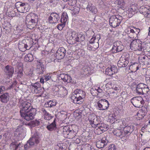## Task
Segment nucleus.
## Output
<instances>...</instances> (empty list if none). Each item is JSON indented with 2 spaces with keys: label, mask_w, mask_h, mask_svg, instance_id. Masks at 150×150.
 I'll use <instances>...</instances> for the list:
<instances>
[{
  "label": "nucleus",
  "mask_w": 150,
  "mask_h": 150,
  "mask_svg": "<svg viewBox=\"0 0 150 150\" xmlns=\"http://www.w3.org/2000/svg\"><path fill=\"white\" fill-rule=\"evenodd\" d=\"M68 19V16L67 13L65 12H63L62 16L61 19V22H63L65 23L67 21Z\"/></svg>",
  "instance_id": "obj_37"
},
{
  "label": "nucleus",
  "mask_w": 150,
  "mask_h": 150,
  "mask_svg": "<svg viewBox=\"0 0 150 150\" xmlns=\"http://www.w3.org/2000/svg\"><path fill=\"white\" fill-rule=\"evenodd\" d=\"M25 21L27 28L30 29H33L35 28L37 23V22L32 21L27 18H25Z\"/></svg>",
  "instance_id": "obj_21"
},
{
  "label": "nucleus",
  "mask_w": 150,
  "mask_h": 150,
  "mask_svg": "<svg viewBox=\"0 0 150 150\" xmlns=\"http://www.w3.org/2000/svg\"><path fill=\"white\" fill-rule=\"evenodd\" d=\"M33 60V55L31 54H28L26 55L24 58V60L25 62H31Z\"/></svg>",
  "instance_id": "obj_36"
},
{
  "label": "nucleus",
  "mask_w": 150,
  "mask_h": 150,
  "mask_svg": "<svg viewBox=\"0 0 150 150\" xmlns=\"http://www.w3.org/2000/svg\"><path fill=\"white\" fill-rule=\"evenodd\" d=\"M15 6L16 9L19 12L25 13L29 10L28 4L26 3L18 2L16 3Z\"/></svg>",
  "instance_id": "obj_6"
},
{
  "label": "nucleus",
  "mask_w": 150,
  "mask_h": 150,
  "mask_svg": "<svg viewBox=\"0 0 150 150\" xmlns=\"http://www.w3.org/2000/svg\"><path fill=\"white\" fill-rule=\"evenodd\" d=\"M57 103V102L55 100H50L46 102L44 105V106L46 108L52 107L55 106Z\"/></svg>",
  "instance_id": "obj_30"
},
{
  "label": "nucleus",
  "mask_w": 150,
  "mask_h": 150,
  "mask_svg": "<svg viewBox=\"0 0 150 150\" xmlns=\"http://www.w3.org/2000/svg\"><path fill=\"white\" fill-rule=\"evenodd\" d=\"M137 42V39L132 40L130 44V48L134 51H142V44L139 42V41Z\"/></svg>",
  "instance_id": "obj_9"
},
{
  "label": "nucleus",
  "mask_w": 150,
  "mask_h": 150,
  "mask_svg": "<svg viewBox=\"0 0 150 150\" xmlns=\"http://www.w3.org/2000/svg\"><path fill=\"white\" fill-rule=\"evenodd\" d=\"M88 119L91 125L93 127H98L100 124V121L98 117L93 113L90 114Z\"/></svg>",
  "instance_id": "obj_7"
},
{
  "label": "nucleus",
  "mask_w": 150,
  "mask_h": 150,
  "mask_svg": "<svg viewBox=\"0 0 150 150\" xmlns=\"http://www.w3.org/2000/svg\"><path fill=\"white\" fill-rule=\"evenodd\" d=\"M40 142L39 133L37 131H35L32 137L28 141L27 143L25 145V149H27L29 148V145L32 147L33 146H36Z\"/></svg>",
  "instance_id": "obj_2"
},
{
  "label": "nucleus",
  "mask_w": 150,
  "mask_h": 150,
  "mask_svg": "<svg viewBox=\"0 0 150 150\" xmlns=\"http://www.w3.org/2000/svg\"><path fill=\"white\" fill-rule=\"evenodd\" d=\"M52 116L49 113H45L44 115V118L45 120H49L52 118Z\"/></svg>",
  "instance_id": "obj_48"
},
{
  "label": "nucleus",
  "mask_w": 150,
  "mask_h": 150,
  "mask_svg": "<svg viewBox=\"0 0 150 150\" xmlns=\"http://www.w3.org/2000/svg\"><path fill=\"white\" fill-rule=\"evenodd\" d=\"M66 74H62L60 75V76L59 77V79H62L63 80V79H64V76H65Z\"/></svg>",
  "instance_id": "obj_56"
},
{
  "label": "nucleus",
  "mask_w": 150,
  "mask_h": 150,
  "mask_svg": "<svg viewBox=\"0 0 150 150\" xmlns=\"http://www.w3.org/2000/svg\"><path fill=\"white\" fill-rule=\"evenodd\" d=\"M108 142V141L106 139V137H104L96 142V146L98 148H101L106 145Z\"/></svg>",
  "instance_id": "obj_19"
},
{
  "label": "nucleus",
  "mask_w": 150,
  "mask_h": 150,
  "mask_svg": "<svg viewBox=\"0 0 150 150\" xmlns=\"http://www.w3.org/2000/svg\"><path fill=\"white\" fill-rule=\"evenodd\" d=\"M118 6L122 9L125 8V2L124 0H118L117 2Z\"/></svg>",
  "instance_id": "obj_39"
},
{
  "label": "nucleus",
  "mask_w": 150,
  "mask_h": 150,
  "mask_svg": "<svg viewBox=\"0 0 150 150\" xmlns=\"http://www.w3.org/2000/svg\"><path fill=\"white\" fill-rule=\"evenodd\" d=\"M32 42L28 39H23L20 41L18 45L19 50L22 51H25L29 50L32 47Z\"/></svg>",
  "instance_id": "obj_3"
},
{
  "label": "nucleus",
  "mask_w": 150,
  "mask_h": 150,
  "mask_svg": "<svg viewBox=\"0 0 150 150\" xmlns=\"http://www.w3.org/2000/svg\"><path fill=\"white\" fill-rule=\"evenodd\" d=\"M75 143L76 144H78L80 142V140L78 138H76V140H75Z\"/></svg>",
  "instance_id": "obj_61"
},
{
  "label": "nucleus",
  "mask_w": 150,
  "mask_h": 150,
  "mask_svg": "<svg viewBox=\"0 0 150 150\" xmlns=\"http://www.w3.org/2000/svg\"><path fill=\"white\" fill-rule=\"evenodd\" d=\"M66 50L63 47L59 48L56 53V57L58 59H63L65 55Z\"/></svg>",
  "instance_id": "obj_17"
},
{
  "label": "nucleus",
  "mask_w": 150,
  "mask_h": 150,
  "mask_svg": "<svg viewBox=\"0 0 150 150\" xmlns=\"http://www.w3.org/2000/svg\"><path fill=\"white\" fill-rule=\"evenodd\" d=\"M139 11L140 13L143 14L145 17L149 18L150 17V9L149 6H142L140 7Z\"/></svg>",
  "instance_id": "obj_14"
},
{
  "label": "nucleus",
  "mask_w": 150,
  "mask_h": 150,
  "mask_svg": "<svg viewBox=\"0 0 150 150\" xmlns=\"http://www.w3.org/2000/svg\"><path fill=\"white\" fill-rule=\"evenodd\" d=\"M114 134L117 136L122 138L124 137H126L123 130L116 129L113 132Z\"/></svg>",
  "instance_id": "obj_27"
},
{
  "label": "nucleus",
  "mask_w": 150,
  "mask_h": 150,
  "mask_svg": "<svg viewBox=\"0 0 150 150\" xmlns=\"http://www.w3.org/2000/svg\"><path fill=\"white\" fill-rule=\"evenodd\" d=\"M142 98L141 97H134L131 99V102L135 107L139 108L141 105L144 103Z\"/></svg>",
  "instance_id": "obj_11"
},
{
  "label": "nucleus",
  "mask_w": 150,
  "mask_h": 150,
  "mask_svg": "<svg viewBox=\"0 0 150 150\" xmlns=\"http://www.w3.org/2000/svg\"><path fill=\"white\" fill-rule=\"evenodd\" d=\"M99 47V44L98 42H96L94 45L93 46V47L95 49H97Z\"/></svg>",
  "instance_id": "obj_59"
},
{
  "label": "nucleus",
  "mask_w": 150,
  "mask_h": 150,
  "mask_svg": "<svg viewBox=\"0 0 150 150\" xmlns=\"http://www.w3.org/2000/svg\"><path fill=\"white\" fill-rule=\"evenodd\" d=\"M100 39V35H96L95 36L93 37L91 39L89 42V43H93L95 40L96 41V42H98Z\"/></svg>",
  "instance_id": "obj_35"
},
{
  "label": "nucleus",
  "mask_w": 150,
  "mask_h": 150,
  "mask_svg": "<svg viewBox=\"0 0 150 150\" xmlns=\"http://www.w3.org/2000/svg\"><path fill=\"white\" fill-rule=\"evenodd\" d=\"M83 67H82V69L84 71L86 72V71L88 70V67L87 65L84 64L83 65Z\"/></svg>",
  "instance_id": "obj_52"
},
{
  "label": "nucleus",
  "mask_w": 150,
  "mask_h": 150,
  "mask_svg": "<svg viewBox=\"0 0 150 150\" xmlns=\"http://www.w3.org/2000/svg\"><path fill=\"white\" fill-rule=\"evenodd\" d=\"M21 116L27 121L31 120L34 119V115L33 113H20Z\"/></svg>",
  "instance_id": "obj_22"
},
{
  "label": "nucleus",
  "mask_w": 150,
  "mask_h": 150,
  "mask_svg": "<svg viewBox=\"0 0 150 150\" xmlns=\"http://www.w3.org/2000/svg\"><path fill=\"white\" fill-rule=\"evenodd\" d=\"M134 126L133 125L126 126L123 130L126 137L129 135L134 130Z\"/></svg>",
  "instance_id": "obj_24"
},
{
  "label": "nucleus",
  "mask_w": 150,
  "mask_h": 150,
  "mask_svg": "<svg viewBox=\"0 0 150 150\" xmlns=\"http://www.w3.org/2000/svg\"><path fill=\"white\" fill-rule=\"evenodd\" d=\"M133 28L134 29H132L131 28H128L127 30L128 32H130L129 33H128V37L130 38V39H131L132 40L134 39H137L138 38L137 37L139 33L140 32V30L138 28H136L135 27H133Z\"/></svg>",
  "instance_id": "obj_8"
},
{
  "label": "nucleus",
  "mask_w": 150,
  "mask_h": 150,
  "mask_svg": "<svg viewBox=\"0 0 150 150\" xmlns=\"http://www.w3.org/2000/svg\"><path fill=\"white\" fill-rule=\"evenodd\" d=\"M68 4L71 6H74L76 3V0H68Z\"/></svg>",
  "instance_id": "obj_45"
},
{
  "label": "nucleus",
  "mask_w": 150,
  "mask_h": 150,
  "mask_svg": "<svg viewBox=\"0 0 150 150\" xmlns=\"http://www.w3.org/2000/svg\"><path fill=\"white\" fill-rule=\"evenodd\" d=\"M87 48L88 50H92L91 46L89 44H88Z\"/></svg>",
  "instance_id": "obj_62"
},
{
  "label": "nucleus",
  "mask_w": 150,
  "mask_h": 150,
  "mask_svg": "<svg viewBox=\"0 0 150 150\" xmlns=\"http://www.w3.org/2000/svg\"><path fill=\"white\" fill-rule=\"evenodd\" d=\"M57 92L56 94L59 95L61 97H64L67 94V91L64 87L59 86L57 87Z\"/></svg>",
  "instance_id": "obj_18"
},
{
  "label": "nucleus",
  "mask_w": 150,
  "mask_h": 150,
  "mask_svg": "<svg viewBox=\"0 0 150 150\" xmlns=\"http://www.w3.org/2000/svg\"><path fill=\"white\" fill-rule=\"evenodd\" d=\"M65 23L62 22L61 23L59 24L57 26V28L59 30H62L63 28L65 26Z\"/></svg>",
  "instance_id": "obj_46"
},
{
  "label": "nucleus",
  "mask_w": 150,
  "mask_h": 150,
  "mask_svg": "<svg viewBox=\"0 0 150 150\" xmlns=\"http://www.w3.org/2000/svg\"><path fill=\"white\" fill-rule=\"evenodd\" d=\"M123 48L124 46L122 42L120 41H117L114 43L111 51L112 52L115 53L121 51L123 50Z\"/></svg>",
  "instance_id": "obj_10"
},
{
  "label": "nucleus",
  "mask_w": 150,
  "mask_h": 150,
  "mask_svg": "<svg viewBox=\"0 0 150 150\" xmlns=\"http://www.w3.org/2000/svg\"><path fill=\"white\" fill-rule=\"evenodd\" d=\"M13 147H14L15 148V149H14L13 150H17V149L18 147V146H17L16 145V144H14L13 145Z\"/></svg>",
  "instance_id": "obj_63"
},
{
  "label": "nucleus",
  "mask_w": 150,
  "mask_h": 150,
  "mask_svg": "<svg viewBox=\"0 0 150 150\" xmlns=\"http://www.w3.org/2000/svg\"><path fill=\"white\" fill-rule=\"evenodd\" d=\"M145 116L144 114H141V113H137L135 115V117L137 120L142 119Z\"/></svg>",
  "instance_id": "obj_43"
},
{
  "label": "nucleus",
  "mask_w": 150,
  "mask_h": 150,
  "mask_svg": "<svg viewBox=\"0 0 150 150\" xmlns=\"http://www.w3.org/2000/svg\"><path fill=\"white\" fill-rule=\"evenodd\" d=\"M44 79L46 81H48L50 79L51 77L49 76L46 75L44 76Z\"/></svg>",
  "instance_id": "obj_58"
},
{
  "label": "nucleus",
  "mask_w": 150,
  "mask_h": 150,
  "mask_svg": "<svg viewBox=\"0 0 150 150\" xmlns=\"http://www.w3.org/2000/svg\"><path fill=\"white\" fill-rule=\"evenodd\" d=\"M5 90V88L4 86H0V94L4 91Z\"/></svg>",
  "instance_id": "obj_54"
},
{
  "label": "nucleus",
  "mask_w": 150,
  "mask_h": 150,
  "mask_svg": "<svg viewBox=\"0 0 150 150\" xmlns=\"http://www.w3.org/2000/svg\"><path fill=\"white\" fill-rule=\"evenodd\" d=\"M143 88L142 91L141 92L140 94L144 95L147 93L149 91V89L148 87L146 85L144 84V87Z\"/></svg>",
  "instance_id": "obj_41"
},
{
  "label": "nucleus",
  "mask_w": 150,
  "mask_h": 150,
  "mask_svg": "<svg viewBox=\"0 0 150 150\" xmlns=\"http://www.w3.org/2000/svg\"><path fill=\"white\" fill-rule=\"evenodd\" d=\"M78 35V33H76L75 31H73L71 33V36L72 38H74L76 41V39L77 38V37Z\"/></svg>",
  "instance_id": "obj_50"
},
{
  "label": "nucleus",
  "mask_w": 150,
  "mask_h": 150,
  "mask_svg": "<svg viewBox=\"0 0 150 150\" xmlns=\"http://www.w3.org/2000/svg\"><path fill=\"white\" fill-rule=\"evenodd\" d=\"M143 150H150V147H146Z\"/></svg>",
  "instance_id": "obj_64"
},
{
  "label": "nucleus",
  "mask_w": 150,
  "mask_h": 150,
  "mask_svg": "<svg viewBox=\"0 0 150 150\" xmlns=\"http://www.w3.org/2000/svg\"><path fill=\"white\" fill-rule=\"evenodd\" d=\"M33 124H34L35 126H38V125H39L40 124V122L36 120L35 121L33 122Z\"/></svg>",
  "instance_id": "obj_60"
},
{
  "label": "nucleus",
  "mask_w": 150,
  "mask_h": 150,
  "mask_svg": "<svg viewBox=\"0 0 150 150\" xmlns=\"http://www.w3.org/2000/svg\"><path fill=\"white\" fill-rule=\"evenodd\" d=\"M138 10V7L137 6L134 5H133L131 6V8L129 9V11L132 14H134Z\"/></svg>",
  "instance_id": "obj_40"
},
{
  "label": "nucleus",
  "mask_w": 150,
  "mask_h": 150,
  "mask_svg": "<svg viewBox=\"0 0 150 150\" xmlns=\"http://www.w3.org/2000/svg\"><path fill=\"white\" fill-rule=\"evenodd\" d=\"M38 69L37 71L38 73L40 74H42L43 72L45 71L44 66L43 64L42 63L39 62L37 65Z\"/></svg>",
  "instance_id": "obj_32"
},
{
  "label": "nucleus",
  "mask_w": 150,
  "mask_h": 150,
  "mask_svg": "<svg viewBox=\"0 0 150 150\" xmlns=\"http://www.w3.org/2000/svg\"><path fill=\"white\" fill-rule=\"evenodd\" d=\"M87 9L88 10L94 13H96L97 12L96 8L91 3H88Z\"/></svg>",
  "instance_id": "obj_29"
},
{
  "label": "nucleus",
  "mask_w": 150,
  "mask_h": 150,
  "mask_svg": "<svg viewBox=\"0 0 150 150\" xmlns=\"http://www.w3.org/2000/svg\"><path fill=\"white\" fill-rule=\"evenodd\" d=\"M9 96L8 93H5L0 96V101L2 103H6L9 100Z\"/></svg>",
  "instance_id": "obj_25"
},
{
  "label": "nucleus",
  "mask_w": 150,
  "mask_h": 150,
  "mask_svg": "<svg viewBox=\"0 0 150 150\" xmlns=\"http://www.w3.org/2000/svg\"><path fill=\"white\" fill-rule=\"evenodd\" d=\"M98 127L97 130L98 131H100L102 132H100V134L103 133V131H106L108 128V125L102 123L100 124Z\"/></svg>",
  "instance_id": "obj_28"
},
{
  "label": "nucleus",
  "mask_w": 150,
  "mask_h": 150,
  "mask_svg": "<svg viewBox=\"0 0 150 150\" xmlns=\"http://www.w3.org/2000/svg\"><path fill=\"white\" fill-rule=\"evenodd\" d=\"M31 86L33 87L34 88V89H35L34 90L35 92L36 93H39L38 91L39 89L40 88L39 83H35L32 84Z\"/></svg>",
  "instance_id": "obj_38"
},
{
  "label": "nucleus",
  "mask_w": 150,
  "mask_h": 150,
  "mask_svg": "<svg viewBox=\"0 0 150 150\" xmlns=\"http://www.w3.org/2000/svg\"><path fill=\"white\" fill-rule=\"evenodd\" d=\"M60 17L58 14L55 13H52L48 18V21L50 23H55L59 20Z\"/></svg>",
  "instance_id": "obj_15"
},
{
  "label": "nucleus",
  "mask_w": 150,
  "mask_h": 150,
  "mask_svg": "<svg viewBox=\"0 0 150 150\" xmlns=\"http://www.w3.org/2000/svg\"><path fill=\"white\" fill-rule=\"evenodd\" d=\"M105 72L106 74L108 75L109 76H111L112 75V71L110 67H108L106 69Z\"/></svg>",
  "instance_id": "obj_49"
},
{
  "label": "nucleus",
  "mask_w": 150,
  "mask_h": 150,
  "mask_svg": "<svg viewBox=\"0 0 150 150\" xmlns=\"http://www.w3.org/2000/svg\"><path fill=\"white\" fill-rule=\"evenodd\" d=\"M56 119H54L53 122L52 123L47 126L46 128L48 130L51 131L56 129Z\"/></svg>",
  "instance_id": "obj_31"
},
{
  "label": "nucleus",
  "mask_w": 150,
  "mask_h": 150,
  "mask_svg": "<svg viewBox=\"0 0 150 150\" xmlns=\"http://www.w3.org/2000/svg\"><path fill=\"white\" fill-rule=\"evenodd\" d=\"M122 20V17L120 15L112 16L109 19V24L113 28L116 27L120 25Z\"/></svg>",
  "instance_id": "obj_4"
},
{
  "label": "nucleus",
  "mask_w": 150,
  "mask_h": 150,
  "mask_svg": "<svg viewBox=\"0 0 150 150\" xmlns=\"http://www.w3.org/2000/svg\"><path fill=\"white\" fill-rule=\"evenodd\" d=\"M109 117L110 119L112 120L117 119V116L115 113H110L109 115Z\"/></svg>",
  "instance_id": "obj_44"
},
{
  "label": "nucleus",
  "mask_w": 150,
  "mask_h": 150,
  "mask_svg": "<svg viewBox=\"0 0 150 150\" xmlns=\"http://www.w3.org/2000/svg\"><path fill=\"white\" fill-rule=\"evenodd\" d=\"M4 71L5 74L9 78L11 77L14 72L13 67L11 66L7 65L4 68Z\"/></svg>",
  "instance_id": "obj_16"
},
{
  "label": "nucleus",
  "mask_w": 150,
  "mask_h": 150,
  "mask_svg": "<svg viewBox=\"0 0 150 150\" xmlns=\"http://www.w3.org/2000/svg\"><path fill=\"white\" fill-rule=\"evenodd\" d=\"M109 105L108 101L105 99L100 100L98 103V105L100 110H104L107 109Z\"/></svg>",
  "instance_id": "obj_13"
},
{
  "label": "nucleus",
  "mask_w": 150,
  "mask_h": 150,
  "mask_svg": "<svg viewBox=\"0 0 150 150\" xmlns=\"http://www.w3.org/2000/svg\"><path fill=\"white\" fill-rule=\"evenodd\" d=\"M85 94V93L82 90L77 89L73 93L71 98L74 103L81 104L84 100Z\"/></svg>",
  "instance_id": "obj_1"
},
{
  "label": "nucleus",
  "mask_w": 150,
  "mask_h": 150,
  "mask_svg": "<svg viewBox=\"0 0 150 150\" xmlns=\"http://www.w3.org/2000/svg\"><path fill=\"white\" fill-rule=\"evenodd\" d=\"M64 76V77L63 80L65 82H67V83L71 82V81L72 80L71 79V77L70 76L66 74L65 76Z\"/></svg>",
  "instance_id": "obj_42"
},
{
  "label": "nucleus",
  "mask_w": 150,
  "mask_h": 150,
  "mask_svg": "<svg viewBox=\"0 0 150 150\" xmlns=\"http://www.w3.org/2000/svg\"><path fill=\"white\" fill-rule=\"evenodd\" d=\"M126 94L124 92H122L121 93V96L122 98L125 99L127 97Z\"/></svg>",
  "instance_id": "obj_55"
},
{
  "label": "nucleus",
  "mask_w": 150,
  "mask_h": 150,
  "mask_svg": "<svg viewBox=\"0 0 150 150\" xmlns=\"http://www.w3.org/2000/svg\"><path fill=\"white\" fill-rule=\"evenodd\" d=\"M31 104L27 101H23L20 106L21 110L20 112H35L36 110L35 109H31Z\"/></svg>",
  "instance_id": "obj_5"
},
{
  "label": "nucleus",
  "mask_w": 150,
  "mask_h": 150,
  "mask_svg": "<svg viewBox=\"0 0 150 150\" xmlns=\"http://www.w3.org/2000/svg\"><path fill=\"white\" fill-rule=\"evenodd\" d=\"M128 63V61L126 60L125 57L124 56L121 57L117 63V65L119 67H126Z\"/></svg>",
  "instance_id": "obj_20"
},
{
  "label": "nucleus",
  "mask_w": 150,
  "mask_h": 150,
  "mask_svg": "<svg viewBox=\"0 0 150 150\" xmlns=\"http://www.w3.org/2000/svg\"><path fill=\"white\" fill-rule=\"evenodd\" d=\"M82 113H74V115L76 118L79 119L81 117Z\"/></svg>",
  "instance_id": "obj_51"
},
{
  "label": "nucleus",
  "mask_w": 150,
  "mask_h": 150,
  "mask_svg": "<svg viewBox=\"0 0 150 150\" xmlns=\"http://www.w3.org/2000/svg\"><path fill=\"white\" fill-rule=\"evenodd\" d=\"M108 150H116V148L114 144H111L109 147Z\"/></svg>",
  "instance_id": "obj_53"
},
{
  "label": "nucleus",
  "mask_w": 150,
  "mask_h": 150,
  "mask_svg": "<svg viewBox=\"0 0 150 150\" xmlns=\"http://www.w3.org/2000/svg\"><path fill=\"white\" fill-rule=\"evenodd\" d=\"M8 4V2L6 3L5 5L4 6V11L6 12L7 14L9 17H14L16 15V9L15 8H13L12 7H10L9 6L7 7L6 5Z\"/></svg>",
  "instance_id": "obj_12"
},
{
  "label": "nucleus",
  "mask_w": 150,
  "mask_h": 150,
  "mask_svg": "<svg viewBox=\"0 0 150 150\" xmlns=\"http://www.w3.org/2000/svg\"><path fill=\"white\" fill-rule=\"evenodd\" d=\"M26 18L29 19L32 21L38 23V17L35 14L31 13L28 14L26 16Z\"/></svg>",
  "instance_id": "obj_26"
},
{
  "label": "nucleus",
  "mask_w": 150,
  "mask_h": 150,
  "mask_svg": "<svg viewBox=\"0 0 150 150\" xmlns=\"http://www.w3.org/2000/svg\"><path fill=\"white\" fill-rule=\"evenodd\" d=\"M16 130V133L15 134L17 136L22 135L23 133V130L21 128L17 129Z\"/></svg>",
  "instance_id": "obj_47"
},
{
  "label": "nucleus",
  "mask_w": 150,
  "mask_h": 150,
  "mask_svg": "<svg viewBox=\"0 0 150 150\" xmlns=\"http://www.w3.org/2000/svg\"><path fill=\"white\" fill-rule=\"evenodd\" d=\"M112 69V70L114 71L115 73L117 72V67L114 66H111Z\"/></svg>",
  "instance_id": "obj_57"
},
{
  "label": "nucleus",
  "mask_w": 150,
  "mask_h": 150,
  "mask_svg": "<svg viewBox=\"0 0 150 150\" xmlns=\"http://www.w3.org/2000/svg\"><path fill=\"white\" fill-rule=\"evenodd\" d=\"M148 57L144 55H140L138 58L139 62L142 65L147 64L148 63Z\"/></svg>",
  "instance_id": "obj_23"
},
{
  "label": "nucleus",
  "mask_w": 150,
  "mask_h": 150,
  "mask_svg": "<svg viewBox=\"0 0 150 150\" xmlns=\"http://www.w3.org/2000/svg\"><path fill=\"white\" fill-rule=\"evenodd\" d=\"M144 84L140 83L137 85L136 86V91L139 94H141V92L144 87Z\"/></svg>",
  "instance_id": "obj_33"
},
{
  "label": "nucleus",
  "mask_w": 150,
  "mask_h": 150,
  "mask_svg": "<svg viewBox=\"0 0 150 150\" xmlns=\"http://www.w3.org/2000/svg\"><path fill=\"white\" fill-rule=\"evenodd\" d=\"M85 39V37L83 34L78 33V35L76 41L78 42H81L84 41Z\"/></svg>",
  "instance_id": "obj_34"
}]
</instances>
